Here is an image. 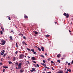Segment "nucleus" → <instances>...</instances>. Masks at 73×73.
I'll list each match as a JSON object with an SVG mask.
<instances>
[{"label": "nucleus", "instance_id": "423d86ee", "mask_svg": "<svg viewBox=\"0 0 73 73\" xmlns=\"http://www.w3.org/2000/svg\"><path fill=\"white\" fill-rule=\"evenodd\" d=\"M24 68H22L21 69L20 72L21 73H23V72H24Z\"/></svg>", "mask_w": 73, "mask_h": 73}, {"label": "nucleus", "instance_id": "0eeeda50", "mask_svg": "<svg viewBox=\"0 0 73 73\" xmlns=\"http://www.w3.org/2000/svg\"><path fill=\"white\" fill-rule=\"evenodd\" d=\"M9 38H10V40L11 41H12V40H13V38H12V36H10L9 37Z\"/></svg>", "mask_w": 73, "mask_h": 73}, {"label": "nucleus", "instance_id": "5fc2aeb1", "mask_svg": "<svg viewBox=\"0 0 73 73\" xmlns=\"http://www.w3.org/2000/svg\"><path fill=\"white\" fill-rule=\"evenodd\" d=\"M0 64L1 65L2 64V63L1 62L0 63Z\"/></svg>", "mask_w": 73, "mask_h": 73}, {"label": "nucleus", "instance_id": "9d476101", "mask_svg": "<svg viewBox=\"0 0 73 73\" xmlns=\"http://www.w3.org/2000/svg\"><path fill=\"white\" fill-rule=\"evenodd\" d=\"M57 57H58V58L60 57H61V54H58L57 55Z\"/></svg>", "mask_w": 73, "mask_h": 73}, {"label": "nucleus", "instance_id": "37998d69", "mask_svg": "<svg viewBox=\"0 0 73 73\" xmlns=\"http://www.w3.org/2000/svg\"><path fill=\"white\" fill-rule=\"evenodd\" d=\"M23 38L24 39H26V37H25V36H23Z\"/></svg>", "mask_w": 73, "mask_h": 73}, {"label": "nucleus", "instance_id": "6e6d98bb", "mask_svg": "<svg viewBox=\"0 0 73 73\" xmlns=\"http://www.w3.org/2000/svg\"><path fill=\"white\" fill-rule=\"evenodd\" d=\"M69 32H70H70H71V31H70V30H69Z\"/></svg>", "mask_w": 73, "mask_h": 73}, {"label": "nucleus", "instance_id": "680f3d73", "mask_svg": "<svg viewBox=\"0 0 73 73\" xmlns=\"http://www.w3.org/2000/svg\"><path fill=\"white\" fill-rule=\"evenodd\" d=\"M21 35L22 36H24V35H23V34H22Z\"/></svg>", "mask_w": 73, "mask_h": 73}, {"label": "nucleus", "instance_id": "603ef678", "mask_svg": "<svg viewBox=\"0 0 73 73\" xmlns=\"http://www.w3.org/2000/svg\"><path fill=\"white\" fill-rule=\"evenodd\" d=\"M27 57L29 58H31V57H30L29 56H28Z\"/></svg>", "mask_w": 73, "mask_h": 73}, {"label": "nucleus", "instance_id": "6ab92c4d", "mask_svg": "<svg viewBox=\"0 0 73 73\" xmlns=\"http://www.w3.org/2000/svg\"><path fill=\"white\" fill-rule=\"evenodd\" d=\"M1 52L3 53H4L5 52V50H3L2 51H1Z\"/></svg>", "mask_w": 73, "mask_h": 73}, {"label": "nucleus", "instance_id": "1a4fd4ad", "mask_svg": "<svg viewBox=\"0 0 73 73\" xmlns=\"http://www.w3.org/2000/svg\"><path fill=\"white\" fill-rule=\"evenodd\" d=\"M16 57H14L13 58V61H16Z\"/></svg>", "mask_w": 73, "mask_h": 73}, {"label": "nucleus", "instance_id": "79ce46f5", "mask_svg": "<svg viewBox=\"0 0 73 73\" xmlns=\"http://www.w3.org/2000/svg\"><path fill=\"white\" fill-rule=\"evenodd\" d=\"M8 19H9V20H11V19H10V17H8Z\"/></svg>", "mask_w": 73, "mask_h": 73}, {"label": "nucleus", "instance_id": "bb28decb", "mask_svg": "<svg viewBox=\"0 0 73 73\" xmlns=\"http://www.w3.org/2000/svg\"><path fill=\"white\" fill-rule=\"evenodd\" d=\"M16 47L17 48H18L19 47L18 46V45H17V43H16Z\"/></svg>", "mask_w": 73, "mask_h": 73}, {"label": "nucleus", "instance_id": "e433bc0d", "mask_svg": "<svg viewBox=\"0 0 73 73\" xmlns=\"http://www.w3.org/2000/svg\"><path fill=\"white\" fill-rule=\"evenodd\" d=\"M1 60L2 61H3V60H4V59L2 58L1 59Z\"/></svg>", "mask_w": 73, "mask_h": 73}, {"label": "nucleus", "instance_id": "7c9ffc66", "mask_svg": "<svg viewBox=\"0 0 73 73\" xmlns=\"http://www.w3.org/2000/svg\"><path fill=\"white\" fill-rule=\"evenodd\" d=\"M41 64L42 65H44L45 66H46L45 65V64H44V63H41Z\"/></svg>", "mask_w": 73, "mask_h": 73}, {"label": "nucleus", "instance_id": "2f4dec72", "mask_svg": "<svg viewBox=\"0 0 73 73\" xmlns=\"http://www.w3.org/2000/svg\"><path fill=\"white\" fill-rule=\"evenodd\" d=\"M50 35H46V37H50Z\"/></svg>", "mask_w": 73, "mask_h": 73}, {"label": "nucleus", "instance_id": "f03ea898", "mask_svg": "<svg viewBox=\"0 0 73 73\" xmlns=\"http://www.w3.org/2000/svg\"><path fill=\"white\" fill-rule=\"evenodd\" d=\"M21 65H22V63H19L18 66V69H21Z\"/></svg>", "mask_w": 73, "mask_h": 73}, {"label": "nucleus", "instance_id": "a19ab883", "mask_svg": "<svg viewBox=\"0 0 73 73\" xmlns=\"http://www.w3.org/2000/svg\"><path fill=\"white\" fill-rule=\"evenodd\" d=\"M68 65H69V66L70 65V62L68 63Z\"/></svg>", "mask_w": 73, "mask_h": 73}, {"label": "nucleus", "instance_id": "5701e85b", "mask_svg": "<svg viewBox=\"0 0 73 73\" xmlns=\"http://www.w3.org/2000/svg\"><path fill=\"white\" fill-rule=\"evenodd\" d=\"M3 68H5V69H7V68H8V67L3 66Z\"/></svg>", "mask_w": 73, "mask_h": 73}, {"label": "nucleus", "instance_id": "473e14b6", "mask_svg": "<svg viewBox=\"0 0 73 73\" xmlns=\"http://www.w3.org/2000/svg\"><path fill=\"white\" fill-rule=\"evenodd\" d=\"M51 64H53V63H54V62H53V61H51Z\"/></svg>", "mask_w": 73, "mask_h": 73}, {"label": "nucleus", "instance_id": "052dcab7", "mask_svg": "<svg viewBox=\"0 0 73 73\" xmlns=\"http://www.w3.org/2000/svg\"><path fill=\"white\" fill-rule=\"evenodd\" d=\"M67 69V68H65V70H66Z\"/></svg>", "mask_w": 73, "mask_h": 73}, {"label": "nucleus", "instance_id": "f8f14e48", "mask_svg": "<svg viewBox=\"0 0 73 73\" xmlns=\"http://www.w3.org/2000/svg\"><path fill=\"white\" fill-rule=\"evenodd\" d=\"M31 59L33 60H36V58L34 56L32 57Z\"/></svg>", "mask_w": 73, "mask_h": 73}, {"label": "nucleus", "instance_id": "aec40b11", "mask_svg": "<svg viewBox=\"0 0 73 73\" xmlns=\"http://www.w3.org/2000/svg\"><path fill=\"white\" fill-rule=\"evenodd\" d=\"M31 50L32 52H35V50H34L33 49H31Z\"/></svg>", "mask_w": 73, "mask_h": 73}, {"label": "nucleus", "instance_id": "6e6552de", "mask_svg": "<svg viewBox=\"0 0 73 73\" xmlns=\"http://www.w3.org/2000/svg\"><path fill=\"white\" fill-rule=\"evenodd\" d=\"M59 72H57L56 73H64V72L60 70H59Z\"/></svg>", "mask_w": 73, "mask_h": 73}, {"label": "nucleus", "instance_id": "2eb2a0df", "mask_svg": "<svg viewBox=\"0 0 73 73\" xmlns=\"http://www.w3.org/2000/svg\"><path fill=\"white\" fill-rule=\"evenodd\" d=\"M18 64H19V62H15V65L16 66H17V65H18Z\"/></svg>", "mask_w": 73, "mask_h": 73}, {"label": "nucleus", "instance_id": "774afa93", "mask_svg": "<svg viewBox=\"0 0 73 73\" xmlns=\"http://www.w3.org/2000/svg\"><path fill=\"white\" fill-rule=\"evenodd\" d=\"M52 70H54V69H53V67L52 68Z\"/></svg>", "mask_w": 73, "mask_h": 73}, {"label": "nucleus", "instance_id": "a18cd8bd", "mask_svg": "<svg viewBox=\"0 0 73 73\" xmlns=\"http://www.w3.org/2000/svg\"><path fill=\"white\" fill-rule=\"evenodd\" d=\"M1 56H3V55H4V53H1Z\"/></svg>", "mask_w": 73, "mask_h": 73}, {"label": "nucleus", "instance_id": "72a5a7b5", "mask_svg": "<svg viewBox=\"0 0 73 73\" xmlns=\"http://www.w3.org/2000/svg\"><path fill=\"white\" fill-rule=\"evenodd\" d=\"M33 62H34V63H35V64H36V62L35 61H33Z\"/></svg>", "mask_w": 73, "mask_h": 73}, {"label": "nucleus", "instance_id": "a211bd4d", "mask_svg": "<svg viewBox=\"0 0 73 73\" xmlns=\"http://www.w3.org/2000/svg\"><path fill=\"white\" fill-rule=\"evenodd\" d=\"M14 33L15 32H13V31L12 30L11 31L10 33Z\"/></svg>", "mask_w": 73, "mask_h": 73}, {"label": "nucleus", "instance_id": "dca6fc26", "mask_svg": "<svg viewBox=\"0 0 73 73\" xmlns=\"http://www.w3.org/2000/svg\"><path fill=\"white\" fill-rule=\"evenodd\" d=\"M67 71H68V72H71V70L70 69H67Z\"/></svg>", "mask_w": 73, "mask_h": 73}, {"label": "nucleus", "instance_id": "412c9836", "mask_svg": "<svg viewBox=\"0 0 73 73\" xmlns=\"http://www.w3.org/2000/svg\"><path fill=\"white\" fill-rule=\"evenodd\" d=\"M27 50H29V51L30 52H31V49H30L27 48Z\"/></svg>", "mask_w": 73, "mask_h": 73}, {"label": "nucleus", "instance_id": "e2e57ef3", "mask_svg": "<svg viewBox=\"0 0 73 73\" xmlns=\"http://www.w3.org/2000/svg\"><path fill=\"white\" fill-rule=\"evenodd\" d=\"M36 48H38V47H37V46H35Z\"/></svg>", "mask_w": 73, "mask_h": 73}, {"label": "nucleus", "instance_id": "cd10ccee", "mask_svg": "<svg viewBox=\"0 0 73 73\" xmlns=\"http://www.w3.org/2000/svg\"><path fill=\"white\" fill-rule=\"evenodd\" d=\"M57 62H59V63H60V60H57Z\"/></svg>", "mask_w": 73, "mask_h": 73}, {"label": "nucleus", "instance_id": "58836bf2", "mask_svg": "<svg viewBox=\"0 0 73 73\" xmlns=\"http://www.w3.org/2000/svg\"><path fill=\"white\" fill-rule=\"evenodd\" d=\"M5 69H3V72H5Z\"/></svg>", "mask_w": 73, "mask_h": 73}, {"label": "nucleus", "instance_id": "f704fd0d", "mask_svg": "<svg viewBox=\"0 0 73 73\" xmlns=\"http://www.w3.org/2000/svg\"><path fill=\"white\" fill-rule=\"evenodd\" d=\"M34 54H37V53L36 52H33Z\"/></svg>", "mask_w": 73, "mask_h": 73}, {"label": "nucleus", "instance_id": "9b49d317", "mask_svg": "<svg viewBox=\"0 0 73 73\" xmlns=\"http://www.w3.org/2000/svg\"><path fill=\"white\" fill-rule=\"evenodd\" d=\"M1 28L3 32H4V29L3 28V26H1Z\"/></svg>", "mask_w": 73, "mask_h": 73}, {"label": "nucleus", "instance_id": "4be33fe9", "mask_svg": "<svg viewBox=\"0 0 73 73\" xmlns=\"http://www.w3.org/2000/svg\"><path fill=\"white\" fill-rule=\"evenodd\" d=\"M22 43L23 44V45H24V44H25V42L24 41H23L22 42Z\"/></svg>", "mask_w": 73, "mask_h": 73}, {"label": "nucleus", "instance_id": "0e129e2a", "mask_svg": "<svg viewBox=\"0 0 73 73\" xmlns=\"http://www.w3.org/2000/svg\"><path fill=\"white\" fill-rule=\"evenodd\" d=\"M16 68L17 69H18V68H17V67H16Z\"/></svg>", "mask_w": 73, "mask_h": 73}, {"label": "nucleus", "instance_id": "c9c22d12", "mask_svg": "<svg viewBox=\"0 0 73 73\" xmlns=\"http://www.w3.org/2000/svg\"><path fill=\"white\" fill-rule=\"evenodd\" d=\"M41 57H43V58H44L45 57V56H44L43 55H41Z\"/></svg>", "mask_w": 73, "mask_h": 73}, {"label": "nucleus", "instance_id": "49530a36", "mask_svg": "<svg viewBox=\"0 0 73 73\" xmlns=\"http://www.w3.org/2000/svg\"><path fill=\"white\" fill-rule=\"evenodd\" d=\"M68 62H66V64H66H66H68Z\"/></svg>", "mask_w": 73, "mask_h": 73}, {"label": "nucleus", "instance_id": "338daca9", "mask_svg": "<svg viewBox=\"0 0 73 73\" xmlns=\"http://www.w3.org/2000/svg\"><path fill=\"white\" fill-rule=\"evenodd\" d=\"M25 45H27V43H25Z\"/></svg>", "mask_w": 73, "mask_h": 73}, {"label": "nucleus", "instance_id": "4c0bfd02", "mask_svg": "<svg viewBox=\"0 0 73 73\" xmlns=\"http://www.w3.org/2000/svg\"><path fill=\"white\" fill-rule=\"evenodd\" d=\"M0 33L1 34V35H2L3 34V32L2 31H0Z\"/></svg>", "mask_w": 73, "mask_h": 73}, {"label": "nucleus", "instance_id": "69168bd1", "mask_svg": "<svg viewBox=\"0 0 73 73\" xmlns=\"http://www.w3.org/2000/svg\"><path fill=\"white\" fill-rule=\"evenodd\" d=\"M34 65H35V66H36V67H37V66L36 65H35V64H34Z\"/></svg>", "mask_w": 73, "mask_h": 73}, {"label": "nucleus", "instance_id": "7ed1b4c3", "mask_svg": "<svg viewBox=\"0 0 73 73\" xmlns=\"http://www.w3.org/2000/svg\"><path fill=\"white\" fill-rule=\"evenodd\" d=\"M63 15H64V16H66V18H68V17H69V14L68 13L66 14V13H64L63 14Z\"/></svg>", "mask_w": 73, "mask_h": 73}, {"label": "nucleus", "instance_id": "8fccbe9b", "mask_svg": "<svg viewBox=\"0 0 73 73\" xmlns=\"http://www.w3.org/2000/svg\"><path fill=\"white\" fill-rule=\"evenodd\" d=\"M22 34L20 33L19 34V36H21V35Z\"/></svg>", "mask_w": 73, "mask_h": 73}, {"label": "nucleus", "instance_id": "20e7f679", "mask_svg": "<svg viewBox=\"0 0 73 73\" xmlns=\"http://www.w3.org/2000/svg\"><path fill=\"white\" fill-rule=\"evenodd\" d=\"M19 57L20 58H23V57H24V54H20Z\"/></svg>", "mask_w": 73, "mask_h": 73}, {"label": "nucleus", "instance_id": "4d7b16f0", "mask_svg": "<svg viewBox=\"0 0 73 73\" xmlns=\"http://www.w3.org/2000/svg\"><path fill=\"white\" fill-rule=\"evenodd\" d=\"M47 73H51V72H48Z\"/></svg>", "mask_w": 73, "mask_h": 73}, {"label": "nucleus", "instance_id": "c03bdc74", "mask_svg": "<svg viewBox=\"0 0 73 73\" xmlns=\"http://www.w3.org/2000/svg\"><path fill=\"white\" fill-rule=\"evenodd\" d=\"M36 65L37 66H38V67H39V65H38V64H37Z\"/></svg>", "mask_w": 73, "mask_h": 73}, {"label": "nucleus", "instance_id": "c756f323", "mask_svg": "<svg viewBox=\"0 0 73 73\" xmlns=\"http://www.w3.org/2000/svg\"><path fill=\"white\" fill-rule=\"evenodd\" d=\"M18 52H19V51H17L15 52V54H17V53H18Z\"/></svg>", "mask_w": 73, "mask_h": 73}, {"label": "nucleus", "instance_id": "09e8293b", "mask_svg": "<svg viewBox=\"0 0 73 73\" xmlns=\"http://www.w3.org/2000/svg\"><path fill=\"white\" fill-rule=\"evenodd\" d=\"M43 62L44 63H45V61L44 60H43Z\"/></svg>", "mask_w": 73, "mask_h": 73}, {"label": "nucleus", "instance_id": "a878e982", "mask_svg": "<svg viewBox=\"0 0 73 73\" xmlns=\"http://www.w3.org/2000/svg\"><path fill=\"white\" fill-rule=\"evenodd\" d=\"M24 17L25 18H28V16H27L24 15Z\"/></svg>", "mask_w": 73, "mask_h": 73}, {"label": "nucleus", "instance_id": "393cba45", "mask_svg": "<svg viewBox=\"0 0 73 73\" xmlns=\"http://www.w3.org/2000/svg\"><path fill=\"white\" fill-rule=\"evenodd\" d=\"M44 68H47V69H50V68H48L46 66H44Z\"/></svg>", "mask_w": 73, "mask_h": 73}, {"label": "nucleus", "instance_id": "b1692460", "mask_svg": "<svg viewBox=\"0 0 73 73\" xmlns=\"http://www.w3.org/2000/svg\"><path fill=\"white\" fill-rule=\"evenodd\" d=\"M38 50H39V51H41V49H40V48L39 47H38Z\"/></svg>", "mask_w": 73, "mask_h": 73}, {"label": "nucleus", "instance_id": "bf43d9fd", "mask_svg": "<svg viewBox=\"0 0 73 73\" xmlns=\"http://www.w3.org/2000/svg\"><path fill=\"white\" fill-rule=\"evenodd\" d=\"M54 23H55V24H58V23H57V22H55Z\"/></svg>", "mask_w": 73, "mask_h": 73}, {"label": "nucleus", "instance_id": "3c124183", "mask_svg": "<svg viewBox=\"0 0 73 73\" xmlns=\"http://www.w3.org/2000/svg\"><path fill=\"white\" fill-rule=\"evenodd\" d=\"M45 55H46V56H47V53L46 52L45 53Z\"/></svg>", "mask_w": 73, "mask_h": 73}, {"label": "nucleus", "instance_id": "c85d7f7f", "mask_svg": "<svg viewBox=\"0 0 73 73\" xmlns=\"http://www.w3.org/2000/svg\"><path fill=\"white\" fill-rule=\"evenodd\" d=\"M6 54H7V53H5L3 55V57H5L6 56Z\"/></svg>", "mask_w": 73, "mask_h": 73}, {"label": "nucleus", "instance_id": "39448f33", "mask_svg": "<svg viewBox=\"0 0 73 73\" xmlns=\"http://www.w3.org/2000/svg\"><path fill=\"white\" fill-rule=\"evenodd\" d=\"M31 72H35L36 71V70H35V68H33L32 70H30Z\"/></svg>", "mask_w": 73, "mask_h": 73}, {"label": "nucleus", "instance_id": "f3484780", "mask_svg": "<svg viewBox=\"0 0 73 73\" xmlns=\"http://www.w3.org/2000/svg\"><path fill=\"white\" fill-rule=\"evenodd\" d=\"M9 64H12V62L11 61H9Z\"/></svg>", "mask_w": 73, "mask_h": 73}, {"label": "nucleus", "instance_id": "f257e3e1", "mask_svg": "<svg viewBox=\"0 0 73 73\" xmlns=\"http://www.w3.org/2000/svg\"><path fill=\"white\" fill-rule=\"evenodd\" d=\"M1 42H2L1 45H5V40H4L3 39H2V40H1Z\"/></svg>", "mask_w": 73, "mask_h": 73}, {"label": "nucleus", "instance_id": "4468645a", "mask_svg": "<svg viewBox=\"0 0 73 73\" xmlns=\"http://www.w3.org/2000/svg\"><path fill=\"white\" fill-rule=\"evenodd\" d=\"M34 33H35V35H37V34H38V32L37 31H35Z\"/></svg>", "mask_w": 73, "mask_h": 73}, {"label": "nucleus", "instance_id": "ddd939ff", "mask_svg": "<svg viewBox=\"0 0 73 73\" xmlns=\"http://www.w3.org/2000/svg\"><path fill=\"white\" fill-rule=\"evenodd\" d=\"M40 48H41V49L42 50V51H44V47L42 46Z\"/></svg>", "mask_w": 73, "mask_h": 73}, {"label": "nucleus", "instance_id": "ea45409f", "mask_svg": "<svg viewBox=\"0 0 73 73\" xmlns=\"http://www.w3.org/2000/svg\"><path fill=\"white\" fill-rule=\"evenodd\" d=\"M12 16L13 17H14V18L16 17H15V15H12Z\"/></svg>", "mask_w": 73, "mask_h": 73}, {"label": "nucleus", "instance_id": "de8ad7c7", "mask_svg": "<svg viewBox=\"0 0 73 73\" xmlns=\"http://www.w3.org/2000/svg\"><path fill=\"white\" fill-rule=\"evenodd\" d=\"M48 60H49V61H50V58H48Z\"/></svg>", "mask_w": 73, "mask_h": 73}, {"label": "nucleus", "instance_id": "864d4df0", "mask_svg": "<svg viewBox=\"0 0 73 73\" xmlns=\"http://www.w3.org/2000/svg\"><path fill=\"white\" fill-rule=\"evenodd\" d=\"M27 62H28V64H29V62L28 61H27Z\"/></svg>", "mask_w": 73, "mask_h": 73}, {"label": "nucleus", "instance_id": "13d9d810", "mask_svg": "<svg viewBox=\"0 0 73 73\" xmlns=\"http://www.w3.org/2000/svg\"><path fill=\"white\" fill-rule=\"evenodd\" d=\"M61 59H62V60H64V58H61Z\"/></svg>", "mask_w": 73, "mask_h": 73}]
</instances>
